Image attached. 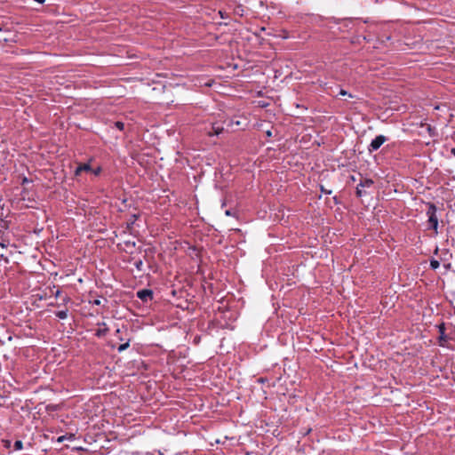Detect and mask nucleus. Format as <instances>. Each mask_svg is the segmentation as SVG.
Segmentation results:
<instances>
[{
    "mask_svg": "<svg viewBox=\"0 0 455 455\" xmlns=\"http://www.w3.org/2000/svg\"><path fill=\"white\" fill-rule=\"evenodd\" d=\"M439 332L437 343L442 347L451 348V342L455 341V326L451 323H441L436 325Z\"/></svg>",
    "mask_w": 455,
    "mask_h": 455,
    "instance_id": "nucleus-1",
    "label": "nucleus"
},
{
    "mask_svg": "<svg viewBox=\"0 0 455 455\" xmlns=\"http://www.w3.org/2000/svg\"><path fill=\"white\" fill-rule=\"evenodd\" d=\"M437 208L432 204H427V216L428 218L429 228H432L435 234L438 233V218L436 215Z\"/></svg>",
    "mask_w": 455,
    "mask_h": 455,
    "instance_id": "nucleus-2",
    "label": "nucleus"
},
{
    "mask_svg": "<svg viewBox=\"0 0 455 455\" xmlns=\"http://www.w3.org/2000/svg\"><path fill=\"white\" fill-rule=\"evenodd\" d=\"M387 140V139L384 135L376 136L370 143L368 147V151L370 153L377 151Z\"/></svg>",
    "mask_w": 455,
    "mask_h": 455,
    "instance_id": "nucleus-3",
    "label": "nucleus"
},
{
    "mask_svg": "<svg viewBox=\"0 0 455 455\" xmlns=\"http://www.w3.org/2000/svg\"><path fill=\"white\" fill-rule=\"evenodd\" d=\"M224 131V126L220 122H214L211 124V128L207 132L209 136L220 135Z\"/></svg>",
    "mask_w": 455,
    "mask_h": 455,
    "instance_id": "nucleus-4",
    "label": "nucleus"
},
{
    "mask_svg": "<svg viewBox=\"0 0 455 455\" xmlns=\"http://www.w3.org/2000/svg\"><path fill=\"white\" fill-rule=\"evenodd\" d=\"M137 297L142 301H148L153 298V291L148 289H143L137 291Z\"/></svg>",
    "mask_w": 455,
    "mask_h": 455,
    "instance_id": "nucleus-5",
    "label": "nucleus"
},
{
    "mask_svg": "<svg viewBox=\"0 0 455 455\" xmlns=\"http://www.w3.org/2000/svg\"><path fill=\"white\" fill-rule=\"evenodd\" d=\"M98 325L99 326H103V328H100L99 330H97L96 336L97 337H103V336H105L107 334L108 331V328L107 327L106 323H104V322L99 323Z\"/></svg>",
    "mask_w": 455,
    "mask_h": 455,
    "instance_id": "nucleus-6",
    "label": "nucleus"
},
{
    "mask_svg": "<svg viewBox=\"0 0 455 455\" xmlns=\"http://www.w3.org/2000/svg\"><path fill=\"white\" fill-rule=\"evenodd\" d=\"M372 185L373 181L371 179H363L359 183L362 188H371Z\"/></svg>",
    "mask_w": 455,
    "mask_h": 455,
    "instance_id": "nucleus-7",
    "label": "nucleus"
},
{
    "mask_svg": "<svg viewBox=\"0 0 455 455\" xmlns=\"http://www.w3.org/2000/svg\"><path fill=\"white\" fill-rule=\"evenodd\" d=\"M68 309L66 308V309H63V310H60V311L55 312V315H56L58 318H60V319H61V320H64V319H66V318L68 317Z\"/></svg>",
    "mask_w": 455,
    "mask_h": 455,
    "instance_id": "nucleus-8",
    "label": "nucleus"
},
{
    "mask_svg": "<svg viewBox=\"0 0 455 455\" xmlns=\"http://www.w3.org/2000/svg\"><path fill=\"white\" fill-rule=\"evenodd\" d=\"M440 267V262L435 259H430V267L433 270H436Z\"/></svg>",
    "mask_w": 455,
    "mask_h": 455,
    "instance_id": "nucleus-9",
    "label": "nucleus"
},
{
    "mask_svg": "<svg viewBox=\"0 0 455 455\" xmlns=\"http://www.w3.org/2000/svg\"><path fill=\"white\" fill-rule=\"evenodd\" d=\"M426 125V129L428 132V134L431 136V137H434L436 135V132H435V128L431 126L430 124H425Z\"/></svg>",
    "mask_w": 455,
    "mask_h": 455,
    "instance_id": "nucleus-10",
    "label": "nucleus"
},
{
    "mask_svg": "<svg viewBox=\"0 0 455 455\" xmlns=\"http://www.w3.org/2000/svg\"><path fill=\"white\" fill-rule=\"evenodd\" d=\"M23 448V443L20 440H17L14 442L13 449L14 451H20Z\"/></svg>",
    "mask_w": 455,
    "mask_h": 455,
    "instance_id": "nucleus-11",
    "label": "nucleus"
},
{
    "mask_svg": "<svg viewBox=\"0 0 455 455\" xmlns=\"http://www.w3.org/2000/svg\"><path fill=\"white\" fill-rule=\"evenodd\" d=\"M129 346H130V342H129V340H127L125 343L121 344L118 347L117 350H118V352H123V351L126 350L129 347Z\"/></svg>",
    "mask_w": 455,
    "mask_h": 455,
    "instance_id": "nucleus-12",
    "label": "nucleus"
},
{
    "mask_svg": "<svg viewBox=\"0 0 455 455\" xmlns=\"http://www.w3.org/2000/svg\"><path fill=\"white\" fill-rule=\"evenodd\" d=\"M80 170H82L83 172H90L92 170V166L90 164H80Z\"/></svg>",
    "mask_w": 455,
    "mask_h": 455,
    "instance_id": "nucleus-13",
    "label": "nucleus"
},
{
    "mask_svg": "<svg viewBox=\"0 0 455 455\" xmlns=\"http://www.w3.org/2000/svg\"><path fill=\"white\" fill-rule=\"evenodd\" d=\"M355 193H356V196H357L358 197H362V196H363L365 195V191H363V190L362 189V187H361V186H359V184H358V185H357V187H356V192H355Z\"/></svg>",
    "mask_w": 455,
    "mask_h": 455,
    "instance_id": "nucleus-14",
    "label": "nucleus"
},
{
    "mask_svg": "<svg viewBox=\"0 0 455 455\" xmlns=\"http://www.w3.org/2000/svg\"><path fill=\"white\" fill-rule=\"evenodd\" d=\"M134 266L137 268V270L142 271L143 261L141 259H139L134 262Z\"/></svg>",
    "mask_w": 455,
    "mask_h": 455,
    "instance_id": "nucleus-15",
    "label": "nucleus"
},
{
    "mask_svg": "<svg viewBox=\"0 0 455 455\" xmlns=\"http://www.w3.org/2000/svg\"><path fill=\"white\" fill-rule=\"evenodd\" d=\"M339 95L347 96L348 98H353L354 97L350 92H348L347 91L343 90V89H340V91L339 92Z\"/></svg>",
    "mask_w": 455,
    "mask_h": 455,
    "instance_id": "nucleus-16",
    "label": "nucleus"
},
{
    "mask_svg": "<svg viewBox=\"0 0 455 455\" xmlns=\"http://www.w3.org/2000/svg\"><path fill=\"white\" fill-rule=\"evenodd\" d=\"M115 127L117 128L118 130L120 131H123L124 128V124L123 122H120V121H116L115 124H114Z\"/></svg>",
    "mask_w": 455,
    "mask_h": 455,
    "instance_id": "nucleus-17",
    "label": "nucleus"
},
{
    "mask_svg": "<svg viewBox=\"0 0 455 455\" xmlns=\"http://www.w3.org/2000/svg\"><path fill=\"white\" fill-rule=\"evenodd\" d=\"M101 171H102L101 167L99 166L96 169L92 168V170L90 172H92L95 176H98L101 173Z\"/></svg>",
    "mask_w": 455,
    "mask_h": 455,
    "instance_id": "nucleus-18",
    "label": "nucleus"
},
{
    "mask_svg": "<svg viewBox=\"0 0 455 455\" xmlns=\"http://www.w3.org/2000/svg\"><path fill=\"white\" fill-rule=\"evenodd\" d=\"M90 303L92 305L100 306V305H101V298H97L93 300H90Z\"/></svg>",
    "mask_w": 455,
    "mask_h": 455,
    "instance_id": "nucleus-19",
    "label": "nucleus"
},
{
    "mask_svg": "<svg viewBox=\"0 0 455 455\" xmlns=\"http://www.w3.org/2000/svg\"><path fill=\"white\" fill-rule=\"evenodd\" d=\"M225 214H226L227 216H235V212L233 210H230V209H229V210H227V211L225 212Z\"/></svg>",
    "mask_w": 455,
    "mask_h": 455,
    "instance_id": "nucleus-20",
    "label": "nucleus"
},
{
    "mask_svg": "<svg viewBox=\"0 0 455 455\" xmlns=\"http://www.w3.org/2000/svg\"><path fill=\"white\" fill-rule=\"evenodd\" d=\"M83 171L80 170V166L78 165L75 171V175L78 176Z\"/></svg>",
    "mask_w": 455,
    "mask_h": 455,
    "instance_id": "nucleus-21",
    "label": "nucleus"
},
{
    "mask_svg": "<svg viewBox=\"0 0 455 455\" xmlns=\"http://www.w3.org/2000/svg\"><path fill=\"white\" fill-rule=\"evenodd\" d=\"M0 245H1L2 247H6L5 241H4V240H2V241L0 242Z\"/></svg>",
    "mask_w": 455,
    "mask_h": 455,
    "instance_id": "nucleus-22",
    "label": "nucleus"
},
{
    "mask_svg": "<svg viewBox=\"0 0 455 455\" xmlns=\"http://www.w3.org/2000/svg\"><path fill=\"white\" fill-rule=\"evenodd\" d=\"M451 155H452V156H455V148H452L451 149Z\"/></svg>",
    "mask_w": 455,
    "mask_h": 455,
    "instance_id": "nucleus-23",
    "label": "nucleus"
},
{
    "mask_svg": "<svg viewBox=\"0 0 455 455\" xmlns=\"http://www.w3.org/2000/svg\"><path fill=\"white\" fill-rule=\"evenodd\" d=\"M267 137H271V136H272V132H271L270 131H267Z\"/></svg>",
    "mask_w": 455,
    "mask_h": 455,
    "instance_id": "nucleus-24",
    "label": "nucleus"
},
{
    "mask_svg": "<svg viewBox=\"0 0 455 455\" xmlns=\"http://www.w3.org/2000/svg\"><path fill=\"white\" fill-rule=\"evenodd\" d=\"M28 180L27 178H24L22 183L25 184V183H28Z\"/></svg>",
    "mask_w": 455,
    "mask_h": 455,
    "instance_id": "nucleus-25",
    "label": "nucleus"
},
{
    "mask_svg": "<svg viewBox=\"0 0 455 455\" xmlns=\"http://www.w3.org/2000/svg\"><path fill=\"white\" fill-rule=\"evenodd\" d=\"M322 191H323L326 194H331V191H326V189H323V188H322Z\"/></svg>",
    "mask_w": 455,
    "mask_h": 455,
    "instance_id": "nucleus-26",
    "label": "nucleus"
},
{
    "mask_svg": "<svg viewBox=\"0 0 455 455\" xmlns=\"http://www.w3.org/2000/svg\"><path fill=\"white\" fill-rule=\"evenodd\" d=\"M60 291L58 290L55 293V296L58 297L60 295Z\"/></svg>",
    "mask_w": 455,
    "mask_h": 455,
    "instance_id": "nucleus-27",
    "label": "nucleus"
},
{
    "mask_svg": "<svg viewBox=\"0 0 455 455\" xmlns=\"http://www.w3.org/2000/svg\"><path fill=\"white\" fill-rule=\"evenodd\" d=\"M62 440H63V436H60V437L59 438V442H61Z\"/></svg>",
    "mask_w": 455,
    "mask_h": 455,
    "instance_id": "nucleus-28",
    "label": "nucleus"
},
{
    "mask_svg": "<svg viewBox=\"0 0 455 455\" xmlns=\"http://www.w3.org/2000/svg\"><path fill=\"white\" fill-rule=\"evenodd\" d=\"M437 253H438V248H436L435 251V254H437Z\"/></svg>",
    "mask_w": 455,
    "mask_h": 455,
    "instance_id": "nucleus-29",
    "label": "nucleus"
},
{
    "mask_svg": "<svg viewBox=\"0 0 455 455\" xmlns=\"http://www.w3.org/2000/svg\"><path fill=\"white\" fill-rule=\"evenodd\" d=\"M64 300H65V301H68V300H69V298H68V297H67Z\"/></svg>",
    "mask_w": 455,
    "mask_h": 455,
    "instance_id": "nucleus-30",
    "label": "nucleus"
}]
</instances>
